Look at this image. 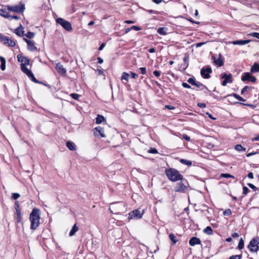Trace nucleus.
Returning a JSON list of instances; mask_svg holds the SVG:
<instances>
[{
  "label": "nucleus",
  "mask_w": 259,
  "mask_h": 259,
  "mask_svg": "<svg viewBox=\"0 0 259 259\" xmlns=\"http://www.w3.org/2000/svg\"><path fill=\"white\" fill-rule=\"evenodd\" d=\"M56 22L66 31H71L72 30L71 24L69 21L63 18H59L56 19Z\"/></svg>",
  "instance_id": "nucleus-5"
},
{
  "label": "nucleus",
  "mask_w": 259,
  "mask_h": 259,
  "mask_svg": "<svg viewBox=\"0 0 259 259\" xmlns=\"http://www.w3.org/2000/svg\"><path fill=\"white\" fill-rule=\"evenodd\" d=\"M15 209L16 211H17L18 209H20L19 204L18 201H16L15 203Z\"/></svg>",
  "instance_id": "nucleus-51"
},
{
  "label": "nucleus",
  "mask_w": 259,
  "mask_h": 259,
  "mask_svg": "<svg viewBox=\"0 0 259 259\" xmlns=\"http://www.w3.org/2000/svg\"><path fill=\"white\" fill-rule=\"evenodd\" d=\"M8 9L12 12L18 13H23L25 10V6L24 5L20 4L19 5H16V6H8Z\"/></svg>",
  "instance_id": "nucleus-7"
},
{
  "label": "nucleus",
  "mask_w": 259,
  "mask_h": 259,
  "mask_svg": "<svg viewBox=\"0 0 259 259\" xmlns=\"http://www.w3.org/2000/svg\"><path fill=\"white\" fill-rule=\"evenodd\" d=\"M206 43V42H201L197 43L196 44V48L200 47L202 45L205 44Z\"/></svg>",
  "instance_id": "nucleus-54"
},
{
  "label": "nucleus",
  "mask_w": 259,
  "mask_h": 259,
  "mask_svg": "<svg viewBox=\"0 0 259 259\" xmlns=\"http://www.w3.org/2000/svg\"><path fill=\"white\" fill-rule=\"evenodd\" d=\"M235 149L238 151H245L246 149L243 148L241 145L238 144L235 146Z\"/></svg>",
  "instance_id": "nucleus-33"
},
{
  "label": "nucleus",
  "mask_w": 259,
  "mask_h": 259,
  "mask_svg": "<svg viewBox=\"0 0 259 259\" xmlns=\"http://www.w3.org/2000/svg\"><path fill=\"white\" fill-rule=\"evenodd\" d=\"M250 71L252 73L259 72V64L254 63L251 68Z\"/></svg>",
  "instance_id": "nucleus-21"
},
{
  "label": "nucleus",
  "mask_w": 259,
  "mask_h": 259,
  "mask_svg": "<svg viewBox=\"0 0 259 259\" xmlns=\"http://www.w3.org/2000/svg\"><path fill=\"white\" fill-rule=\"evenodd\" d=\"M97 59H98V63H100V64H102V63H103V60L101 58H100V57H98V58H97Z\"/></svg>",
  "instance_id": "nucleus-63"
},
{
  "label": "nucleus",
  "mask_w": 259,
  "mask_h": 259,
  "mask_svg": "<svg viewBox=\"0 0 259 259\" xmlns=\"http://www.w3.org/2000/svg\"><path fill=\"white\" fill-rule=\"evenodd\" d=\"M105 46V44L104 43H102L100 46L99 47V50L101 51L103 49Z\"/></svg>",
  "instance_id": "nucleus-62"
},
{
  "label": "nucleus",
  "mask_w": 259,
  "mask_h": 259,
  "mask_svg": "<svg viewBox=\"0 0 259 259\" xmlns=\"http://www.w3.org/2000/svg\"><path fill=\"white\" fill-rule=\"evenodd\" d=\"M259 237H255L251 239L248 245V248L251 252H256L258 250Z\"/></svg>",
  "instance_id": "nucleus-4"
},
{
  "label": "nucleus",
  "mask_w": 259,
  "mask_h": 259,
  "mask_svg": "<svg viewBox=\"0 0 259 259\" xmlns=\"http://www.w3.org/2000/svg\"><path fill=\"white\" fill-rule=\"evenodd\" d=\"M249 89L248 86H245L242 90L241 92V94H243L245 92L247 91V90Z\"/></svg>",
  "instance_id": "nucleus-52"
},
{
  "label": "nucleus",
  "mask_w": 259,
  "mask_h": 259,
  "mask_svg": "<svg viewBox=\"0 0 259 259\" xmlns=\"http://www.w3.org/2000/svg\"><path fill=\"white\" fill-rule=\"evenodd\" d=\"M70 96L73 99L76 100H78L80 97V95L76 93H72L70 95Z\"/></svg>",
  "instance_id": "nucleus-37"
},
{
  "label": "nucleus",
  "mask_w": 259,
  "mask_h": 259,
  "mask_svg": "<svg viewBox=\"0 0 259 259\" xmlns=\"http://www.w3.org/2000/svg\"><path fill=\"white\" fill-rule=\"evenodd\" d=\"M56 69L60 74L65 75L66 70L61 63H58L56 64Z\"/></svg>",
  "instance_id": "nucleus-15"
},
{
  "label": "nucleus",
  "mask_w": 259,
  "mask_h": 259,
  "mask_svg": "<svg viewBox=\"0 0 259 259\" xmlns=\"http://www.w3.org/2000/svg\"><path fill=\"white\" fill-rule=\"evenodd\" d=\"M167 28L165 27H159L157 29V32L160 35H166Z\"/></svg>",
  "instance_id": "nucleus-25"
},
{
  "label": "nucleus",
  "mask_w": 259,
  "mask_h": 259,
  "mask_svg": "<svg viewBox=\"0 0 259 259\" xmlns=\"http://www.w3.org/2000/svg\"><path fill=\"white\" fill-rule=\"evenodd\" d=\"M105 119L103 115H98L97 117L96 118V123L97 124H100L104 121H105Z\"/></svg>",
  "instance_id": "nucleus-22"
},
{
  "label": "nucleus",
  "mask_w": 259,
  "mask_h": 259,
  "mask_svg": "<svg viewBox=\"0 0 259 259\" xmlns=\"http://www.w3.org/2000/svg\"><path fill=\"white\" fill-rule=\"evenodd\" d=\"M23 39L27 43L28 49L29 51L33 52L37 50V48L35 46L34 42L33 41L26 38H24Z\"/></svg>",
  "instance_id": "nucleus-13"
},
{
  "label": "nucleus",
  "mask_w": 259,
  "mask_h": 259,
  "mask_svg": "<svg viewBox=\"0 0 259 259\" xmlns=\"http://www.w3.org/2000/svg\"><path fill=\"white\" fill-rule=\"evenodd\" d=\"M212 59L213 60L214 63L217 65L218 66L221 67L223 65V61L221 58V56L219 55L218 58H216L214 56H212Z\"/></svg>",
  "instance_id": "nucleus-17"
},
{
  "label": "nucleus",
  "mask_w": 259,
  "mask_h": 259,
  "mask_svg": "<svg viewBox=\"0 0 259 259\" xmlns=\"http://www.w3.org/2000/svg\"><path fill=\"white\" fill-rule=\"evenodd\" d=\"M233 96L237 100H238L239 101H245V100L242 97H240L239 95H237V94H233Z\"/></svg>",
  "instance_id": "nucleus-38"
},
{
  "label": "nucleus",
  "mask_w": 259,
  "mask_h": 259,
  "mask_svg": "<svg viewBox=\"0 0 259 259\" xmlns=\"http://www.w3.org/2000/svg\"><path fill=\"white\" fill-rule=\"evenodd\" d=\"M20 196V195L19 194L16 193H14L12 194V197L13 198V199L16 200V199H18V198H19Z\"/></svg>",
  "instance_id": "nucleus-42"
},
{
  "label": "nucleus",
  "mask_w": 259,
  "mask_h": 259,
  "mask_svg": "<svg viewBox=\"0 0 259 259\" xmlns=\"http://www.w3.org/2000/svg\"><path fill=\"white\" fill-rule=\"evenodd\" d=\"M183 138L185 140H186L187 141H190V137H189L188 135H187L186 134H184L183 135Z\"/></svg>",
  "instance_id": "nucleus-50"
},
{
  "label": "nucleus",
  "mask_w": 259,
  "mask_h": 259,
  "mask_svg": "<svg viewBox=\"0 0 259 259\" xmlns=\"http://www.w3.org/2000/svg\"><path fill=\"white\" fill-rule=\"evenodd\" d=\"M165 173L168 179L172 182L182 180L183 176L176 169L169 168L166 169Z\"/></svg>",
  "instance_id": "nucleus-2"
},
{
  "label": "nucleus",
  "mask_w": 259,
  "mask_h": 259,
  "mask_svg": "<svg viewBox=\"0 0 259 259\" xmlns=\"http://www.w3.org/2000/svg\"><path fill=\"white\" fill-rule=\"evenodd\" d=\"M242 81H244L246 80L249 81L254 82L256 80L255 77L252 76L249 72H245L241 77Z\"/></svg>",
  "instance_id": "nucleus-11"
},
{
  "label": "nucleus",
  "mask_w": 259,
  "mask_h": 259,
  "mask_svg": "<svg viewBox=\"0 0 259 259\" xmlns=\"http://www.w3.org/2000/svg\"><path fill=\"white\" fill-rule=\"evenodd\" d=\"M194 85L196 86L197 88L200 89L201 90H202L203 88H206L202 83L198 81H196Z\"/></svg>",
  "instance_id": "nucleus-34"
},
{
  "label": "nucleus",
  "mask_w": 259,
  "mask_h": 259,
  "mask_svg": "<svg viewBox=\"0 0 259 259\" xmlns=\"http://www.w3.org/2000/svg\"><path fill=\"white\" fill-rule=\"evenodd\" d=\"M244 241L242 238H240L237 248L239 250H241L244 248Z\"/></svg>",
  "instance_id": "nucleus-32"
},
{
  "label": "nucleus",
  "mask_w": 259,
  "mask_h": 259,
  "mask_svg": "<svg viewBox=\"0 0 259 259\" xmlns=\"http://www.w3.org/2000/svg\"><path fill=\"white\" fill-rule=\"evenodd\" d=\"M129 76H130V75L128 73L125 72H124L122 73V76H121V80H125L127 81H128V79H129Z\"/></svg>",
  "instance_id": "nucleus-30"
},
{
  "label": "nucleus",
  "mask_w": 259,
  "mask_h": 259,
  "mask_svg": "<svg viewBox=\"0 0 259 259\" xmlns=\"http://www.w3.org/2000/svg\"><path fill=\"white\" fill-rule=\"evenodd\" d=\"M40 210L34 208L30 214L29 220L31 222L30 229L35 230L39 226L40 223Z\"/></svg>",
  "instance_id": "nucleus-1"
},
{
  "label": "nucleus",
  "mask_w": 259,
  "mask_h": 259,
  "mask_svg": "<svg viewBox=\"0 0 259 259\" xmlns=\"http://www.w3.org/2000/svg\"><path fill=\"white\" fill-rule=\"evenodd\" d=\"M180 161L181 162V163L185 165H187L188 166H190L192 165V161L185 159H181L180 160Z\"/></svg>",
  "instance_id": "nucleus-28"
},
{
  "label": "nucleus",
  "mask_w": 259,
  "mask_h": 259,
  "mask_svg": "<svg viewBox=\"0 0 259 259\" xmlns=\"http://www.w3.org/2000/svg\"><path fill=\"white\" fill-rule=\"evenodd\" d=\"M18 61L21 63V66H26L29 63V60L26 57L19 54L17 55Z\"/></svg>",
  "instance_id": "nucleus-12"
},
{
  "label": "nucleus",
  "mask_w": 259,
  "mask_h": 259,
  "mask_svg": "<svg viewBox=\"0 0 259 259\" xmlns=\"http://www.w3.org/2000/svg\"><path fill=\"white\" fill-rule=\"evenodd\" d=\"M212 72L210 67L208 66L206 68H202L201 70L200 73L201 76L205 79L210 78L209 74Z\"/></svg>",
  "instance_id": "nucleus-10"
},
{
  "label": "nucleus",
  "mask_w": 259,
  "mask_h": 259,
  "mask_svg": "<svg viewBox=\"0 0 259 259\" xmlns=\"http://www.w3.org/2000/svg\"><path fill=\"white\" fill-rule=\"evenodd\" d=\"M94 134L96 136L100 135L101 137H105L104 128L101 126H98L94 129Z\"/></svg>",
  "instance_id": "nucleus-14"
},
{
  "label": "nucleus",
  "mask_w": 259,
  "mask_h": 259,
  "mask_svg": "<svg viewBox=\"0 0 259 259\" xmlns=\"http://www.w3.org/2000/svg\"><path fill=\"white\" fill-rule=\"evenodd\" d=\"M21 70L24 73H25L28 76L32 73V72L31 71V70H29L26 67V66H21Z\"/></svg>",
  "instance_id": "nucleus-24"
},
{
  "label": "nucleus",
  "mask_w": 259,
  "mask_h": 259,
  "mask_svg": "<svg viewBox=\"0 0 259 259\" xmlns=\"http://www.w3.org/2000/svg\"><path fill=\"white\" fill-rule=\"evenodd\" d=\"M232 214V211L230 209H228L224 211L223 214L224 215H230Z\"/></svg>",
  "instance_id": "nucleus-40"
},
{
  "label": "nucleus",
  "mask_w": 259,
  "mask_h": 259,
  "mask_svg": "<svg viewBox=\"0 0 259 259\" xmlns=\"http://www.w3.org/2000/svg\"><path fill=\"white\" fill-rule=\"evenodd\" d=\"M251 35L259 39V33L258 32H253L251 34Z\"/></svg>",
  "instance_id": "nucleus-57"
},
{
  "label": "nucleus",
  "mask_w": 259,
  "mask_h": 259,
  "mask_svg": "<svg viewBox=\"0 0 259 259\" xmlns=\"http://www.w3.org/2000/svg\"><path fill=\"white\" fill-rule=\"evenodd\" d=\"M140 70V73L142 74H145L146 73V67H140L139 68Z\"/></svg>",
  "instance_id": "nucleus-44"
},
{
  "label": "nucleus",
  "mask_w": 259,
  "mask_h": 259,
  "mask_svg": "<svg viewBox=\"0 0 259 259\" xmlns=\"http://www.w3.org/2000/svg\"><path fill=\"white\" fill-rule=\"evenodd\" d=\"M177 183L175 187V191L176 192L185 193L187 189V181L185 179H182V180Z\"/></svg>",
  "instance_id": "nucleus-3"
},
{
  "label": "nucleus",
  "mask_w": 259,
  "mask_h": 259,
  "mask_svg": "<svg viewBox=\"0 0 259 259\" xmlns=\"http://www.w3.org/2000/svg\"><path fill=\"white\" fill-rule=\"evenodd\" d=\"M0 61L1 63V69L2 70H5L6 69V60L3 57L0 56Z\"/></svg>",
  "instance_id": "nucleus-23"
},
{
  "label": "nucleus",
  "mask_w": 259,
  "mask_h": 259,
  "mask_svg": "<svg viewBox=\"0 0 259 259\" xmlns=\"http://www.w3.org/2000/svg\"><path fill=\"white\" fill-rule=\"evenodd\" d=\"M34 33L30 31L28 32L26 34H24V35L28 38H32L34 36Z\"/></svg>",
  "instance_id": "nucleus-35"
},
{
  "label": "nucleus",
  "mask_w": 259,
  "mask_h": 259,
  "mask_svg": "<svg viewBox=\"0 0 259 259\" xmlns=\"http://www.w3.org/2000/svg\"><path fill=\"white\" fill-rule=\"evenodd\" d=\"M78 228L76 224H74L69 233V236H72L77 231Z\"/></svg>",
  "instance_id": "nucleus-27"
},
{
  "label": "nucleus",
  "mask_w": 259,
  "mask_h": 259,
  "mask_svg": "<svg viewBox=\"0 0 259 259\" xmlns=\"http://www.w3.org/2000/svg\"><path fill=\"white\" fill-rule=\"evenodd\" d=\"M144 210L140 211L139 209H135L130 212L128 215V219H139L142 217Z\"/></svg>",
  "instance_id": "nucleus-6"
},
{
  "label": "nucleus",
  "mask_w": 259,
  "mask_h": 259,
  "mask_svg": "<svg viewBox=\"0 0 259 259\" xmlns=\"http://www.w3.org/2000/svg\"><path fill=\"white\" fill-rule=\"evenodd\" d=\"M67 147L71 151L75 150V145L74 143L71 141H68L66 143Z\"/></svg>",
  "instance_id": "nucleus-20"
},
{
  "label": "nucleus",
  "mask_w": 259,
  "mask_h": 259,
  "mask_svg": "<svg viewBox=\"0 0 259 259\" xmlns=\"http://www.w3.org/2000/svg\"><path fill=\"white\" fill-rule=\"evenodd\" d=\"M15 33L19 36L21 37L24 35L23 27L20 24L19 27L15 29Z\"/></svg>",
  "instance_id": "nucleus-18"
},
{
  "label": "nucleus",
  "mask_w": 259,
  "mask_h": 259,
  "mask_svg": "<svg viewBox=\"0 0 259 259\" xmlns=\"http://www.w3.org/2000/svg\"><path fill=\"white\" fill-rule=\"evenodd\" d=\"M132 29H134L135 30H136V31H139L141 29V28L140 27L137 26H133L132 27Z\"/></svg>",
  "instance_id": "nucleus-58"
},
{
  "label": "nucleus",
  "mask_w": 259,
  "mask_h": 259,
  "mask_svg": "<svg viewBox=\"0 0 259 259\" xmlns=\"http://www.w3.org/2000/svg\"><path fill=\"white\" fill-rule=\"evenodd\" d=\"M182 86L184 88H186V89H190L191 88V86L186 82H183Z\"/></svg>",
  "instance_id": "nucleus-48"
},
{
  "label": "nucleus",
  "mask_w": 259,
  "mask_h": 259,
  "mask_svg": "<svg viewBox=\"0 0 259 259\" xmlns=\"http://www.w3.org/2000/svg\"><path fill=\"white\" fill-rule=\"evenodd\" d=\"M221 78L224 79L222 82V85L223 86H225L228 83H231L233 81L232 79V74L230 73L229 74L226 73L222 74L221 75Z\"/></svg>",
  "instance_id": "nucleus-9"
},
{
  "label": "nucleus",
  "mask_w": 259,
  "mask_h": 259,
  "mask_svg": "<svg viewBox=\"0 0 259 259\" xmlns=\"http://www.w3.org/2000/svg\"><path fill=\"white\" fill-rule=\"evenodd\" d=\"M4 17H6V18H8V17H10V19H16V20H18L19 19V17L16 15H13V16H7V15H4Z\"/></svg>",
  "instance_id": "nucleus-43"
},
{
  "label": "nucleus",
  "mask_w": 259,
  "mask_h": 259,
  "mask_svg": "<svg viewBox=\"0 0 259 259\" xmlns=\"http://www.w3.org/2000/svg\"><path fill=\"white\" fill-rule=\"evenodd\" d=\"M189 243L191 246H193L195 245L200 244L201 243V241L197 237H193L189 240Z\"/></svg>",
  "instance_id": "nucleus-16"
},
{
  "label": "nucleus",
  "mask_w": 259,
  "mask_h": 259,
  "mask_svg": "<svg viewBox=\"0 0 259 259\" xmlns=\"http://www.w3.org/2000/svg\"><path fill=\"white\" fill-rule=\"evenodd\" d=\"M165 108L170 109V110H172V109H174L175 108V107H174L172 106H171L169 105H167L165 106Z\"/></svg>",
  "instance_id": "nucleus-53"
},
{
  "label": "nucleus",
  "mask_w": 259,
  "mask_h": 259,
  "mask_svg": "<svg viewBox=\"0 0 259 259\" xmlns=\"http://www.w3.org/2000/svg\"><path fill=\"white\" fill-rule=\"evenodd\" d=\"M149 152L151 153L156 154L158 152H157V150L156 149L152 148V149L150 150Z\"/></svg>",
  "instance_id": "nucleus-59"
},
{
  "label": "nucleus",
  "mask_w": 259,
  "mask_h": 259,
  "mask_svg": "<svg viewBox=\"0 0 259 259\" xmlns=\"http://www.w3.org/2000/svg\"><path fill=\"white\" fill-rule=\"evenodd\" d=\"M221 177L229 178H233L234 177L229 174H222L221 175Z\"/></svg>",
  "instance_id": "nucleus-41"
},
{
  "label": "nucleus",
  "mask_w": 259,
  "mask_h": 259,
  "mask_svg": "<svg viewBox=\"0 0 259 259\" xmlns=\"http://www.w3.org/2000/svg\"><path fill=\"white\" fill-rule=\"evenodd\" d=\"M0 40L9 47H13L16 45L14 40L11 39L9 37L2 34H0Z\"/></svg>",
  "instance_id": "nucleus-8"
},
{
  "label": "nucleus",
  "mask_w": 259,
  "mask_h": 259,
  "mask_svg": "<svg viewBox=\"0 0 259 259\" xmlns=\"http://www.w3.org/2000/svg\"><path fill=\"white\" fill-rule=\"evenodd\" d=\"M242 257V254L239 255H233L230 256L229 259H241Z\"/></svg>",
  "instance_id": "nucleus-39"
},
{
  "label": "nucleus",
  "mask_w": 259,
  "mask_h": 259,
  "mask_svg": "<svg viewBox=\"0 0 259 259\" xmlns=\"http://www.w3.org/2000/svg\"><path fill=\"white\" fill-rule=\"evenodd\" d=\"M197 106L201 108H204L206 107V104L202 103H198Z\"/></svg>",
  "instance_id": "nucleus-47"
},
{
  "label": "nucleus",
  "mask_w": 259,
  "mask_h": 259,
  "mask_svg": "<svg viewBox=\"0 0 259 259\" xmlns=\"http://www.w3.org/2000/svg\"><path fill=\"white\" fill-rule=\"evenodd\" d=\"M247 185L251 189H252L254 191H256L257 188L254 185L251 183L247 184Z\"/></svg>",
  "instance_id": "nucleus-45"
},
{
  "label": "nucleus",
  "mask_w": 259,
  "mask_h": 259,
  "mask_svg": "<svg viewBox=\"0 0 259 259\" xmlns=\"http://www.w3.org/2000/svg\"><path fill=\"white\" fill-rule=\"evenodd\" d=\"M32 81L35 79L32 72L28 76Z\"/></svg>",
  "instance_id": "nucleus-55"
},
{
  "label": "nucleus",
  "mask_w": 259,
  "mask_h": 259,
  "mask_svg": "<svg viewBox=\"0 0 259 259\" xmlns=\"http://www.w3.org/2000/svg\"><path fill=\"white\" fill-rule=\"evenodd\" d=\"M204 232L208 235H212L213 231L210 226H207L204 230Z\"/></svg>",
  "instance_id": "nucleus-29"
},
{
  "label": "nucleus",
  "mask_w": 259,
  "mask_h": 259,
  "mask_svg": "<svg viewBox=\"0 0 259 259\" xmlns=\"http://www.w3.org/2000/svg\"><path fill=\"white\" fill-rule=\"evenodd\" d=\"M249 191V189L246 187H243V193L245 195L247 194L248 192Z\"/></svg>",
  "instance_id": "nucleus-46"
},
{
  "label": "nucleus",
  "mask_w": 259,
  "mask_h": 259,
  "mask_svg": "<svg viewBox=\"0 0 259 259\" xmlns=\"http://www.w3.org/2000/svg\"><path fill=\"white\" fill-rule=\"evenodd\" d=\"M187 82L193 85H194L195 82H196V80H195V78L194 77H191V78H189L188 80H187Z\"/></svg>",
  "instance_id": "nucleus-36"
},
{
  "label": "nucleus",
  "mask_w": 259,
  "mask_h": 259,
  "mask_svg": "<svg viewBox=\"0 0 259 259\" xmlns=\"http://www.w3.org/2000/svg\"><path fill=\"white\" fill-rule=\"evenodd\" d=\"M169 237L171 242L175 244L177 242L178 239L176 236H175L173 234H170L169 235Z\"/></svg>",
  "instance_id": "nucleus-31"
},
{
  "label": "nucleus",
  "mask_w": 259,
  "mask_h": 259,
  "mask_svg": "<svg viewBox=\"0 0 259 259\" xmlns=\"http://www.w3.org/2000/svg\"><path fill=\"white\" fill-rule=\"evenodd\" d=\"M247 176L249 179L253 178V174L251 172H249Z\"/></svg>",
  "instance_id": "nucleus-61"
},
{
  "label": "nucleus",
  "mask_w": 259,
  "mask_h": 259,
  "mask_svg": "<svg viewBox=\"0 0 259 259\" xmlns=\"http://www.w3.org/2000/svg\"><path fill=\"white\" fill-rule=\"evenodd\" d=\"M16 220L17 222L20 223L21 221V209H18L17 211H16Z\"/></svg>",
  "instance_id": "nucleus-26"
},
{
  "label": "nucleus",
  "mask_w": 259,
  "mask_h": 259,
  "mask_svg": "<svg viewBox=\"0 0 259 259\" xmlns=\"http://www.w3.org/2000/svg\"><path fill=\"white\" fill-rule=\"evenodd\" d=\"M252 141H259V135H258L256 137L253 138Z\"/></svg>",
  "instance_id": "nucleus-64"
},
{
  "label": "nucleus",
  "mask_w": 259,
  "mask_h": 259,
  "mask_svg": "<svg viewBox=\"0 0 259 259\" xmlns=\"http://www.w3.org/2000/svg\"><path fill=\"white\" fill-rule=\"evenodd\" d=\"M249 40H238L232 42V44L235 45H244L249 42Z\"/></svg>",
  "instance_id": "nucleus-19"
},
{
  "label": "nucleus",
  "mask_w": 259,
  "mask_h": 259,
  "mask_svg": "<svg viewBox=\"0 0 259 259\" xmlns=\"http://www.w3.org/2000/svg\"><path fill=\"white\" fill-rule=\"evenodd\" d=\"M153 74L156 77H159L160 75V72L158 70H155L153 71Z\"/></svg>",
  "instance_id": "nucleus-49"
},
{
  "label": "nucleus",
  "mask_w": 259,
  "mask_h": 259,
  "mask_svg": "<svg viewBox=\"0 0 259 259\" xmlns=\"http://www.w3.org/2000/svg\"><path fill=\"white\" fill-rule=\"evenodd\" d=\"M239 234L238 233H234L232 234V237L234 238H237L239 237Z\"/></svg>",
  "instance_id": "nucleus-60"
},
{
  "label": "nucleus",
  "mask_w": 259,
  "mask_h": 259,
  "mask_svg": "<svg viewBox=\"0 0 259 259\" xmlns=\"http://www.w3.org/2000/svg\"><path fill=\"white\" fill-rule=\"evenodd\" d=\"M132 77L134 79H136L138 77V75L135 73L131 72Z\"/></svg>",
  "instance_id": "nucleus-56"
}]
</instances>
